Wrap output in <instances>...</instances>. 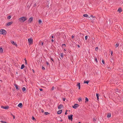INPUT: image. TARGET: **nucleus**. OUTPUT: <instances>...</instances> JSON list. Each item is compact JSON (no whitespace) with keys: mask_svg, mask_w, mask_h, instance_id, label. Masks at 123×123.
Masks as SVG:
<instances>
[{"mask_svg":"<svg viewBox=\"0 0 123 123\" xmlns=\"http://www.w3.org/2000/svg\"><path fill=\"white\" fill-rule=\"evenodd\" d=\"M27 19V18L26 17H23L20 18L19 19V20L20 22H23L26 20Z\"/></svg>","mask_w":123,"mask_h":123,"instance_id":"1","label":"nucleus"},{"mask_svg":"<svg viewBox=\"0 0 123 123\" xmlns=\"http://www.w3.org/2000/svg\"><path fill=\"white\" fill-rule=\"evenodd\" d=\"M6 31L4 29H1L0 31V33L3 35L6 34Z\"/></svg>","mask_w":123,"mask_h":123,"instance_id":"2","label":"nucleus"},{"mask_svg":"<svg viewBox=\"0 0 123 123\" xmlns=\"http://www.w3.org/2000/svg\"><path fill=\"white\" fill-rule=\"evenodd\" d=\"M29 43V45L32 44L33 43V39L32 38H30L28 39Z\"/></svg>","mask_w":123,"mask_h":123,"instance_id":"3","label":"nucleus"},{"mask_svg":"<svg viewBox=\"0 0 123 123\" xmlns=\"http://www.w3.org/2000/svg\"><path fill=\"white\" fill-rule=\"evenodd\" d=\"M73 116V115H71L70 116H68V119L69 120H70L71 121H72Z\"/></svg>","mask_w":123,"mask_h":123,"instance_id":"4","label":"nucleus"},{"mask_svg":"<svg viewBox=\"0 0 123 123\" xmlns=\"http://www.w3.org/2000/svg\"><path fill=\"white\" fill-rule=\"evenodd\" d=\"M79 105L77 104H75L73 106V107L74 109H76L79 107Z\"/></svg>","mask_w":123,"mask_h":123,"instance_id":"5","label":"nucleus"},{"mask_svg":"<svg viewBox=\"0 0 123 123\" xmlns=\"http://www.w3.org/2000/svg\"><path fill=\"white\" fill-rule=\"evenodd\" d=\"M2 108L5 109H9V106H2L1 107Z\"/></svg>","mask_w":123,"mask_h":123,"instance_id":"6","label":"nucleus"},{"mask_svg":"<svg viewBox=\"0 0 123 123\" xmlns=\"http://www.w3.org/2000/svg\"><path fill=\"white\" fill-rule=\"evenodd\" d=\"M11 43H12V44L13 45H14L16 46V47L17 46V44L15 43L14 41H11Z\"/></svg>","mask_w":123,"mask_h":123,"instance_id":"7","label":"nucleus"},{"mask_svg":"<svg viewBox=\"0 0 123 123\" xmlns=\"http://www.w3.org/2000/svg\"><path fill=\"white\" fill-rule=\"evenodd\" d=\"M33 19V18L32 17H31L28 20L29 21H30V22L31 23Z\"/></svg>","mask_w":123,"mask_h":123,"instance_id":"8","label":"nucleus"},{"mask_svg":"<svg viewBox=\"0 0 123 123\" xmlns=\"http://www.w3.org/2000/svg\"><path fill=\"white\" fill-rule=\"evenodd\" d=\"M12 23L13 22H8L6 24V25L8 26H9L10 25H11Z\"/></svg>","mask_w":123,"mask_h":123,"instance_id":"9","label":"nucleus"},{"mask_svg":"<svg viewBox=\"0 0 123 123\" xmlns=\"http://www.w3.org/2000/svg\"><path fill=\"white\" fill-rule=\"evenodd\" d=\"M14 85L15 86L16 89L17 90H19V89L18 87V86L17 85L15 84H14Z\"/></svg>","mask_w":123,"mask_h":123,"instance_id":"10","label":"nucleus"},{"mask_svg":"<svg viewBox=\"0 0 123 123\" xmlns=\"http://www.w3.org/2000/svg\"><path fill=\"white\" fill-rule=\"evenodd\" d=\"M118 12H119L120 13L122 11V9L121 8H118L117 10Z\"/></svg>","mask_w":123,"mask_h":123,"instance_id":"11","label":"nucleus"},{"mask_svg":"<svg viewBox=\"0 0 123 123\" xmlns=\"http://www.w3.org/2000/svg\"><path fill=\"white\" fill-rule=\"evenodd\" d=\"M115 92H116V93L117 94L119 92V90L118 89H115Z\"/></svg>","mask_w":123,"mask_h":123,"instance_id":"12","label":"nucleus"},{"mask_svg":"<svg viewBox=\"0 0 123 123\" xmlns=\"http://www.w3.org/2000/svg\"><path fill=\"white\" fill-rule=\"evenodd\" d=\"M18 106L20 107H22L23 106V105L21 103H20L18 105Z\"/></svg>","mask_w":123,"mask_h":123,"instance_id":"13","label":"nucleus"},{"mask_svg":"<svg viewBox=\"0 0 123 123\" xmlns=\"http://www.w3.org/2000/svg\"><path fill=\"white\" fill-rule=\"evenodd\" d=\"M62 105L61 104L58 106V109H61L62 107Z\"/></svg>","mask_w":123,"mask_h":123,"instance_id":"14","label":"nucleus"},{"mask_svg":"<svg viewBox=\"0 0 123 123\" xmlns=\"http://www.w3.org/2000/svg\"><path fill=\"white\" fill-rule=\"evenodd\" d=\"M90 17H92V22H93V21L94 20V19L93 18L94 17H94L92 15H91V16H90Z\"/></svg>","mask_w":123,"mask_h":123,"instance_id":"15","label":"nucleus"},{"mask_svg":"<svg viewBox=\"0 0 123 123\" xmlns=\"http://www.w3.org/2000/svg\"><path fill=\"white\" fill-rule=\"evenodd\" d=\"M111 114L110 113H109L108 114L107 117L108 118H109L111 117Z\"/></svg>","mask_w":123,"mask_h":123,"instance_id":"16","label":"nucleus"},{"mask_svg":"<svg viewBox=\"0 0 123 123\" xmlns=\"http://www.w3.org/2000/svg\"><path fill=\"white\" fill-rule=\"evenodd\" d=\"M62 110H60V111H58L57 112V113L58 114H61L62 113Z\"/></svg>","mask_w":123,"mask_h":123,"instance_id":"17","label":"nucleus"},{"mask_svg":"<svg viewBox=\"0 0 123 123\" xmlns=\"http://www.w3.org/2000/svg\"><path fill=\"white\" fill-rule=\"evenodd\" d=\"M25 67V66L24 65V64H22L21 66V69H23Z\"/></svg>","mask_w":123,"mask_h":123,"instance_id":"18","label":"nucleus"},{"mask_svg":"<svg viewBox=\"0 0 123 123\" xmlns=\"http://www.w3.org/2000/svg\"><path fill=\"white\" fill-rule=\"evenodd\" d=\"M83 16L84 17H87L88 16V15L86 14H84L83 15Z\"/></svg>","mask_w":123,"mask_h":123,"instance_id":"19","label":"nucleus"},{"mask_svg":"<svg viewBox=\"0 0 123 123\" xmlns=\"http://www.w3.org/2000/svg\"><path fill=\"white\" fill-rule=\"evenodd\" d=\"M96 96H97V99L98 100V99H99V95L97 93H96Z\"/></svg>","mask_w":123,"mask_h":123,"instance_id":"20","label":"nucleus"},{"mask_svg":"<svg viewBox=\"0 0 123 123\" xmlns=\"http://www.w3.org/2000/svg\"><path fill=\"white\" fill-rule=\"evenodd\" d=\"M89 82V81H84V83H86L87 84H88Z\"/></svg>","mask_w":123,"mask_h":123,"instance_id":"21","label":"nucleus"},{"mask_svg":"<svg viewBox=\"0 0 123 123\" xmlns=\"http://www.w3.org/2000/svg\"><path fill=\"white\" fill-rule=\"evenodd\" d=\"M22 90L23 91H25L26 90V88L25 87H23L22 88Z\"/></svg>","mask_w":123,"mask_h":123,"instance_id":"22","label":"nucleus"},{"mask_svg":"<svg viewBox=\"0 0 123 123\" xmlns=\"http://www.w3.org/2000/svg\"><path fill=\"white\" fill-rule=\"evenodd\" d=\"M3 50L2 48H0V53H1L3 52Z\"/></svg>","mask_w":123,"mask_h":123,"instance_id":"23","label":"nucleus"},{"mask_svg":"<svg viewBox=\"0 0 123 123\" xmlns=\"http://www.w3.org/2000/svg\"><path fill=\"white\" fill-rule=\"evenodd\" d=\"M42 22V21L40 19L38 21V23L39 24H41Z\"/></svg>","mask_w":123,"mask_h":123,"instance_id":"24","label":"nucleus"},{"mask_svg":"<svg viewBox=\"0 0 123 123\" xmlns=\"http://www.w3.org/2000/svg\"><path fill=\"white\" fill-rule=\"evenodd\" d=\"M11 18V16L10 15L9 16H8L7 18L8 19H10Z\"/></svg>","mask_w":123,"mask_h":123,"instance_id":"25","label":"nucleus"},{"mask_svg":"<svg viewBox=\"0 0 123 123\" xmlns=\"http://www.w3.org/2000/svg\"><path fill=\"white\" fill-rule=\"evenodd\" d=\"M61 55H60L61 57H62L63 58V53H61Z\"/></svg>","mask_w":123,"mask_h":123,"instance_id":"26","label":"nucleus"},{"mask_svg":"<svg viewBox=\"0 0 123 123\" xmlns=\"http://www.w3.org/2000/svg\"><path fill=\"white\" fill-rule=\"evenodd\" d=\"M85 100H86L85 102H87L88 101V99L86 97V98H85Z\"/></svg>","mask_w":123,"mask_h":123,"instance_id":"27","label":"nucleus"},{"mask_svg":"<svg viewBox=\"0 0 123 123\" xmlns=\"http://www.w3.org/2000/svg\"><path fill=\"white\" fill-rule=\"evenodd\" d=\"M119 46V44H117L115 45V47L116 48H117Z\"/></svg>","mask_w":123,"mask_h":123,"instance_id":"28","label":"nucleus"},{"mask_svg":"<svg viewBox=\"0 0 123 123\" xmlns=\"http://www.w3.org/2000/svg\"><path fill=\"white\" fill-rule=\"evenodd\" d=\"M32 120L33 121H35L36 120V119L33 117V116L32 117Z\"/></svg>","mask_w":123,"mask_h":123,"instance_id":"29","label":"nucleus"},{"mask_svg":"<svg viewBox=\"0 0 123 123\" xmlns=\"http://www.w3.org/2000/svg\"><path fill=\"white\" fill-rule=\"evenodd\" d=\"M44 114H45V115H48V114H49V113L48 112H45Z\"/></svg>","mask_w":123,"mask_h":123,"instance_id":"30","label":"nucleus"},{"mask_svg":"<svg viewBox=\"0 0 123 123\" xmlns=\"http://www.w3.org/2000/svg\"><path fill=\"white\" fill-rule=\"evenodd\" d=\"M78 101L79 102H80L82 100L81 98H80L78 99Z\"/></svg>","mask_w":123,"mask_h":123,"instance_id":"31","label":"nucleus"},{"mask_svg":"<svg viewBox=\"0 0 123 123\" xmlns=\"http://www.w3.org/2000/svg\"><path fill=\"white\" fill-rule=\"evenodd\" d=\"M77 86H78L79 87V86H80V83H78V84H77Z\"/></svg>","mask_w":123,"mask_h":123,"instance_id":"32","label":"nucleus"},{"mask_svg":"<svg viewBox=\"0 0 123 123\" xmlns=\"http://www.w3.org/2000/svg\"><path fill=\"white\" fill-rule=\"evenodd\" d=\"M113 59H112V58H111V59H110V61L111 62H113Z\"/></svg>","mask_w":123,"mask_h":123,"instance_id":"33","label":"nucleus"},{"mask_svg":"<svg viewBox=\"0 0 123 123\" xmlns=\"http://www.w3.org/2000/svg\"><path fill=\"white\" fill-rule=\"evenodd\" d=\"M95 61L96 62H98L97 58H95Z\"/></svg>","mask_w":123,"mask_h":123,"instance_id":"34","label":"nucleus"},{"mask_svg":"<svg viewBox=\"0 0 123 123\" xmlns=\"http://www.w3.org/2000/svg\"><path fill=\"white\" fill-rule=\"evenodd\" d=\"M98 47H96V48L95 49V50L96 51H97L98 49Z\"/></svg>","mask_w":123,"mask_h":123,"instance_id":"35","label":"nucleus"},{"mask_svg":"<svg viewBox=\"0 0 123 123\" xmlns=\"http://www.w3.org/2000/svg\"><path fill=\"white\" fill-rule=\"evenodd\" d=\"M87 37H88L87 36H85V40H86L87 39Z\"/></svg>","mask_w":123,"mask_h":123,"instance_id":"36","label":"nucleus"},{"mask_svg":"<svg viewBox=\"0 0 123 123\" xmlns=\"http://www.w3.org/2000/svg\"><path fill=\"white\" fill-rule=\"evenodd\" d=\"M25 64H27V61L25 58Z\"/></svg>","mask_w":123,"mask_h":123,"instance_id":"37","label":"nucleus"},{"mask_svg":"<svg viewBox=\"0 0 123 123\" xmlns=\"http://www.w3.org/2000/svg\"><path fill=\"white\" fill-rule=\"evenodd\" d=\"M66 46V45H65V44H63L62 45V47H64V46Z\"/></svg>","mask_w":123,"mask_h":123,"instance_id":"38","label":"nucleus"},{"mask_svg":"<svg viewBox=\"0 0 123 123\" xmlns=\"http://www.w3.org/2000/svg\"><path fill=\"white\" fill-rule=\"evenodd\" d=\"M93 121L94 122H95L96 121V119H95L94 118Z\"/></svg>","mask_w":123,"mask_h":123,"instance_id":"39","label":"nucleus"},{"mask_svg":"<svg viewBox=\"0 0 123 123\" xmlns=\"http://www.w3.org/2000/svg\"><path fill=\"white\" fill-rule=\"evenodd\" d=\"M54 86H53L52 87L51 89V90H52V91H53V90H54Z\"/></svg>","mask_w":123,"mask_h":123,"instance_id":"40","label":"nucleus"},{"mask_svg":"<svg viewBox=\"0 0 123 123\" xmlns=\"http://www.w3.org/2000/svg\"><path fill=\"white\" fill-rule=\"evenodd\" d=\"M42 69L43 70H44L45 69V68H44V67H43V66L42 67Z\"/></svg>","mask_w":123,"mask_h":123,"instance_id":"41","label":"nucleus"},{"mask_svg":"<svg viewBox=\"0 0 123 123\" xmlns=\"http://www.w3.org/2000/svg\"><path fill=\"white\" fill-rule=\"evenodd\" d=\"M41 112H44V110H43V109H42L41 110Z\"/></svg>","mask_w":123,"mask_h":123,"instance_id":"42","label":"nucleus"},{"mask_svg":"<svg viewBox=\"0 0 123 123\" xmlns=\"http://www.w3.org/2000/svg\"><path fill=\"white\" fill-rule=\"evenodd\" d=\"M39 90L40 91H42L43 90V89L42 88H40Z\"/></svg>","mask_w":123,"mask_h":123,"instance_id":"43","label":"nucleus"},{"mask_svg":"<svg viewBox=\"0 0 123 123\" xmlns=\"http://www.w3.org/2000/svg\"><path fill=\"white\" fill-rule=\"evenodd\" d=\"M102 63L104 64L105 63V62L104 61V60H102Z\"/></svg>","mask_w":123,"mask_h":123,"instance_id":"44","label":"nucleus"},{"mask_svg":"<svg viewBox=\"0 0 123 123\" xmlns=\"http://www.w3.org/2000/svg\"><path fill=\"white\" fill-rule=\"evenodd\" d=\"M36 6V3H35V4L34 5V6H34V7H35V6Z\"/></svg>","mask_w":123,"mask_h":123,"instance_id":"45","label":"nucleus"},{"mask_svg":"<svg viewBox=\"0 0 123 123\" xmlns=\"http://www.w3.org/2000/svg\"><path fill=\"white\" fill-rule=\"evenodd\" d=\"M12 116L13 117V119H14L15 118V116L14 115H12Z\"/></svg>","mask_w":123,"mask_h":123,"instance_id":"46","label":"nucleus"},{"mask_svg":"<svg viewBox=\"0 0 123 123\" xmlns=\"http://www.w3.org/2000/svg\"><path fill=\"white\" fill-rule=\"evenodd\" d=\"M74 36H73V35H72V38H74Z\"/></svg>","mask_w":123,"mask_h":123,"instance_id":"47","label":"nucleus"},{"mask_svg":"<svg viewBox=\"0 0 123 123\" xmlns=\"http://www.w3.org/2000/svg\"><path fill=\"white\" fill-rule=\"evenodd\" d=\"M65 98H63V101H65Z\"/></svg>","mask_w":123,"mask_h":123,"instance_id":"48","label":"nucleus"},{"mask_svg":"<svg viewBox=\"0 0 123 123\" xmlns=\"http://www.w3.org/2000/svg\"><path fill=\"white\" fill-rule=\"evenodd\" d=\"M46 64L47 65H49V63L47 62H46Z\"/></svg>","mask_w":123,"mask_h":123,"instance_id":"49","label":"nucleus"},{"mask_svg":"<svg viewBox=\"0 0 123 123\" xmlns=\"http://www.w3.org/2000/svg\"><path fill=\"white\" fill-rule=\"evenodd\" d=\"M67 110H66V112H65V114L66 115L67 114Z\"/></svg>","mask_w":123,"mask_h":123,"instance_id":"50","label":"nucleus"},{"mask_svg":"<svg viewBox=\"0 0 123 123\" xmlns=\"http://www.w3.org/2000/svg\"><path fill=\"white\" fill-rule=\"evenodd\" d=\"M43 42H42V44H41V45L43 46Z\"/></svg>","mask_w":123,"mask_h":123,"instance_id":"51","label":"nucleus"},{"mask_svg":"<svg viewBox=\"0 0 123 123\" xmlns=\"http://www.w3.org/2000/svg\"><path fill=\"white\" fill-rule=\"evenodd\" d=\"M51 37L52 38H54V36L53 35H52Z\"/></svg>","mask_w":123,"mask_h":123,"instance_id":"52","label":"nucleus"},{"mask_svg":"<svg viewBox=\"0 0 123 123\" xmlns=\"http://www.w3.org/2000/svg\"><path fill=\"white\" fill-rule=\"evenodd\" d=\"M51 60L53 62H54V60H53V59L52 58H51Z\"/></svg>","mask_w":123,"mask_h":123,"instance_id":"53","label":"nucleus"},{"mask_svg":"<svg viewBox=\"0 0 123 123\" xmlns=\"http://www.w3.org/2000/svg\"><path fill=\"white\" fill-rule=\"evenodd\" d=\"M51 41H52V42H54V40L53 39H52Z\"/></svg>","mask_w":123,"mask_h":123,"instance_id":"54","label":"nucleus"},{"mask_svg":"<svg viewBox=\"0 0 123 123\" xmlns=\"http://www.w3.org/2000/svg\"><path fill=\"white\" fill-rule=\"evenodd\" d=\"M112 54H113L112 52V51L111 52V55H112Z\"/></svg>","mask_w":123,"mask_h":123,"instance_id":"55","label":"nucleus"},{"mask_svg":"<svg viewBox=\"0 0 123 123\" xmlns=\"http://www.w3.org/2000/svg\"><path fill=\"white\" fill-rule=\"evenodd\" d=\"M115 27H118V26L117 25H116L115 26Z\"/></svg>","mask_w":123,"mask_h":123,"instance_id":"56","label":"nucleus"},{"mask_svg":"<svg viewBox=\"0 0 123 123\" xmlns=\"http://www.w3.org/2000/svg\"><path fill=\"white\" fill-rule=\"evenodd\" d=\"M80 89V86H79V89Z\"/></svg>","mask_w":123,"mask_h":123,"instance_id":"57","label":"nucleus"},{"mask_svg":"<svg viewBox=\"0 0 123 123\" xmlns=\"http://www.w3.org/2000/svg\"><path fill=\"white\" fill-rule=\"evenodd\" d=\"M32 70V71H33V72H34V70L33 69Z\"/></svg>","mask_w":123,"mask_h":123,"instance_id":"58","label":"nucleus"},{"mask_svg":"<svg viewBox=\"0 0 123 123\" xmlns=\"http://www.w3.org/2000/svg\"><path fill=\"white\" fill-rule=\"evenodd\" d=\"M78 47H80V46L79 45H78Z\"/></svg>","mask_w":123,"mask_h":123,"instance_id":"59","label":"nucleus"},{"mask_svg":"<svg viewBox=\"0 0 123 123\" xmlns=\"http://www.w3.org/2000/svg\"><path fill=\"white\" fill-rule=\"evenodd\" d=\"M0 81H1V82H2V80H0Z\"/></svg>","mask_w":123,"mask_h":123,"instance_id":"60","label":"nucleus"},{"mask_svg":"<svg viewBox=\"0 0 123 123\" xmlns=\"http://www.w3.org/2000/svg\"><path fill=\"white\" fill-rule=\"evenodd\" d=\"M94 37L93 38H92V39L93 40H94Z\"/></svg>","mask_w":123,"mask_h":123,"instance_id":"61","label":"nucleus"},{"mask_svg":"<svg viewBox=\"0 0 123 123\" xmlns=\"http://www.w3.org/2000/svg\"><path fill=\"white\" fill-rule=\"evenodd\" d=\"M11 115H12H12H13L12 114V113H11Z\"/></svg>","mask_w":123,"mask_h":123,"instance_id":"62","label":"nucleus"},{"mask_svg":"<svg viewBox=\"0 0 123 123\" xmlns=\"http://www.w3.org/2000/svg\"><path fill=\"white\" fill-rule=\"evenodd\" d=\"M78 123H81L80 122H79Z\"/></svg>","mask_w":123,"mask_h":123,"instance_id":"63","label":"nucleus"},{"mask_svg":"<svg viewBox=\"0 0 123 123\" xmlns=\"http://www.w3.org/2000/svg\"><path fill=\"white\" fill-rule=\"evenodd\" d=\"M62 121V120H61L60 121H61V122Z\"/></svg>","mask_w":123,"mask_h":123,"instance_id":"64","label":"nucleus"}]
</instances>
